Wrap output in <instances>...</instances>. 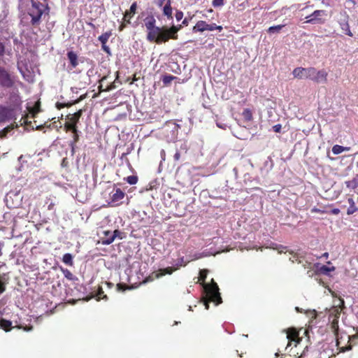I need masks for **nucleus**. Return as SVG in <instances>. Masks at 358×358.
I'll list each match as a JSON object with an SVG mask.
<instances>
[{
  "label": "nucleus",
  "mask_w": 358,
  "mask_h": 358,
  "mask_svg": "<svg viewBox=\"0 0 358 358\" xmlns=\"http://www.w3.org/2000/svg\"><path fill=\"white\" fill-rule=\"evenodd\" d=\"M127 24V22H124V20H123V22L121 23V24L119 27V31H123V29L126 27Z\"/></svg>",
  "instance_id": "obj_49"
},
{
  "label": "nucleus",
  "mask_w": 358,
  "mask_h": 358,
  "mask_svg": "<svg viewBox=\"0 0 358 358\" xmlns=\"http://www.w3.org/2000/svg\"><path fill=\"white\" fill-rule=\"evenodd\" d=\"M177 268H174L173 267H166L162 270V275L165 274H172L173 271H175Z\"/></svg>",
  "instance_id": "obj_35"
},
{
  "label": "nucleus",
  "mask_w": 358,
  "mask_h": 358,
  "mask_svg": "<svg viewBox=\"0 0 358 358\" xmlns=\"http://www.w3.org/2000/svg\"><path fill=\"white\" fill-rule=\"evenodd\" d=\"M285 26V24H279V25L271 27L268 29V33H269V34L278 33L280 31V30Z\"/></svg>",
  "instance_id": "obj_32"
},
{
  "label": "nucleus",
  "mask_w": 358,
  "mask_h": 358,
  "mask_svg": "<svg viewBox=\"0 0 358 358\" xmlns=\"http://www.w3.org/2000/svg\"><path fill=\"white\" fill-rule=\"evenodd\" d=\"M88 24H89L90 27H93V28H94V27H95L94 24H92V23H91V22L88 23Z\"/></svg>",
  "instance_id": "obj_61"
},
{
  "label": "nucleus",
  "mask_w": 358,
  "mask_h": 358,
  "mask_svg": "<svg viewBox=\"0 0 358 358\" xmlns=\"http://www.w3.org/2000/svg\"><path fill=\"white\" fill-rule=\"evenodd\" d=\"M295 310H296L298 313H302V310H301L300 308H299V307H296V308H295Z\"/></svg>",
  "instance_id": "obj_58"
},
{
  "label": "nucleus",
  "mask_w": 358,
  "mask_h": 358,
  "mask_svg": "<svg viewBox=\"0 0 358 358\" xmlns=\"http://www.w3.org/2000/svg\"><path fill=\"white\" fill-rule=\"evenodd\" d=\"M186 265H187V262H185L184 257H182L179 258L177 261V263H176L177 268H180V266H185Z\"/></svg>",
  "instance_id": "obj_36"
},
{
  "label": "nucleus",
  "mask_w": 358,
  "mask_h": 358,
  "mask_svg": "<svg viewBox=\"0 0 358 358\" xmlns=\"http://www.w3.org/2000/svg\"><path fill=\"white\" fill-rule=\"evenodd\" d=\"M348 201L350 204V206L347 210V214L348 215H350L357 212L358 210V208H357L355 201L352 196L348 199Z\"/></svg>",
  "instance_id": "obj_21"
},
{
  "label": "nucleus",
  "mask_w": 358,
  "mask_h": 358,
  "mask_svg": "<svg viewBox=\"0 0 358 358\" xmlns=\"http://www.w3.org/2000/svg\"><path fill=\"white\" fill-rule=\"evenodd\" d=\"M103 236L101 238V243L103 241L107 239V238H109L110 236H113L112 231H110L109 230L103 231Z\"/></svg>",
  "instance_id": "obj_38"
},
{
  "label": "nucleus",
  "mask_w": 358,
  "mask_h": 358,
  "mask_svg": "<svg viewBox=\"0 0 358 358\" xmlns=\"http://www.w3.org/2000/svg\"><path fill=\"white\" fill-rule=\"evenodd\" d=\"M321 257H324V258L327 259L329 257V253L328 252H324V254H322Z\"/></svg>",
  "instance_id": "obj_55"
},
{
  "label": "nucleus",
  "mask_w": 358,
  "mask_h": 358,
  "mask_svg": "<svg viewBox=\"0 0 358 358\" xmlns=\"http://www.w3.org/2000/svg\"><path fill=\"white\" fill-rule=\"evenodd\" d=\"M331 329L333 331L336 338V346L341 352H345L352 350V345L350 344L351 337L345 335V338L341 336H338V319L333 318L331 322Z\"/></svg>",
  "instance_id": "obj_5"
},
{
  "label": "nucleus",
  "mask_w": 358,
  "mask_h": 358,
  "mask_svg": "<svg viewBox=\"0 0 358 358\" xmlns=\"http://www.w3.org/2000/svg\"><path fill=\"white\" fill-rule=\"evenodd\" d=\"M24 329L25 331H30V330H31V329H32V327H28V328H24Z\"/></svg>",
  "instance_id": "obj_60"
},
{
  "label": "nucleus",
  "mask_w": 358,
  "mask_h": 358,
  "mask_svg": "<svg viewBox=\"0 0 358 358\" xmlns=\"http://www.w3.org/2000/svg\"><path fill=\"white\" fill-rule=\"evenodd\" d=\"M137 80H138V78H136V75H134L133 77V79H132V83L134 81H136Z\"/></svg>",
  "instance_id": "obj_59"
},
{
  "label": "nucleus",
  "mask_w": 358,
  "mask_h": 358,
  "mask_svg": "<svg viewBox=\"0 0 358 358\" xmlns=\"http://www.w3.org/2000/svg\"><path fill=\"white\" fill-rule=\"evenodd\" d=\"M44 127L43 125L41 124V125H36V130H41Z\"/></svg>",
  "instance_id": "obj_54"
},
{
  "label": "nucleus",
  "mask_w": 358,
  "mask_h": 358,
  "mask_svg": "<svg viewBox=\"0 0 358 358\" xmlns=\"http://www.w3.org/2000/svg\"><path fill=\"white\" fill-rule=\"evenodd\" d=\"M62 262L67 266H73V256L70 253H66L63 255Z\"/></svg>",
  "instance_id": "obj_24"
},
{
  "label": "nucleus",
  "mask_w": 358,
  "mask_h": 358,
  "mask_svg": "<svg viewBox=\"0 0 358 358\" xmlns=\"http://www.w3.org/2000/svg\"><path fill=\"white\" fill-rule=\"evenodd\" d=\"M177 78L173 75H164L162 76V80L164 85H169L171 83Z\"/></svg>",
  "instance_id": "obj_29"
},
{
  "label": "nucleus",
  "mask_w": 358,
  "mask_h": 358,
  "mask_svg": "<svg viewBox=\"0 0 358 358\" xmlns=\"http://www.w3.org/2000/svg\"><path fill=\"white\" fill-rule=\"evenodd\" d=\"M285 331H286L287 338L288 339L287 346L291 345L292 343H294V346H296L302 341L296 329L291 327L285 330Z\"/></svg>",
  "instance_id": "obj_7"
},
{
  "label": "nucleus",
  "mask_w": 358,
  "mask_h": 358,
  "mask_svg": "<svg viewBox=\"0 0 358 358\" xmlns=\"http://www.w3.org/2000/svg\"><path fill=\"white\" fill-rule=\"evenodd\" d=\"M208 12H209V13L213 12V9H209V10H208Z\"/></svg>",
  "instance_id": "obj_63"
},
{
  "label": "nucleus",
  "mask_w": 358,
  "mask_h": 358,
  "mask_svg": "<svg viewBox=\"0 0 358 358\" xmlns=\"http://www.w3.org/2000/svg\"><path fill=\"white\" fill-rule=\"evenodd\" d=\"M345 308V301L343 299H339V304L336 306L333 307L330 310L329 320L331 317L338 319L342 310Z\"/></svg>",
  "instance_id": "obj_13"
},
{
  "label": "nucleus",
  "mask_w": 358,
  "mask_h": 358,
  "mask_svg": "<svg viewBox=\"0 0 358 358\" xmlns=\"http://www.w3.org/2000/svg\"><path fill=\"white\" fill-rule=\"evenodd\" d=\"M2 247H3V243H0V256L2 255Z\"/></svg>",
  "instance_id": "obj_57"
},
{
  "label": "nucleus",
  "mask_w": 358,
  "mask_h": 358,
  "mask_svg": "<svg viewBox=\"0 0 358 358\" xmlns=\"http://www.w3.org/2000/svg\"><path fill=\"white\" fill-rule=\"evenodd\" d=\"M282 126L280 124H275L273 127V130L275 133H280L281 131Z\"/></svg>",
  "instance_id": "obj_45"
},
{
  "label": "nucleus",
  "mask_w": 358,
  "mask_h": 358,
  "mask_svg": "<svg viewBox=\"0 0 358 358\" xmlns=\"http://www.w3.org/2000/svg\"><path fill=\"white\" fill-rule=\"evenodd\" d=\"M15 116V111L8 106L0 105V123L12 120Z\"/></svg>",
  "instance_id": "obj_9"
},
{
  "label": "nucleus",
  "mask_w": 358,
  "mask_h": 358,
  "mask_svg": "<svg viewBox=\"0 0 358 358\" xmlns=\"http://www.w3.org/2000/svg\"><path fill=\"white\" fill-rule=\"evenodd\" d=\"M17 83L22 84L20 81L17 80V76L4 66H0V87L13 89L16 87Z\"/></svg>",
  "instance_id": "obj_6"
},
{
  "label": "nucleus",
  "mask_w": 358,
  "mask_h": 358,
  "mask_svg": "<svg viewBox=\"0 0 358 358\" xmlns=\"http://www.w3.org/2000/svg\"><path fill=\"white\" fill-rule=\"evenodd\" d=\"M311 212L312 213H326L325 210L319 209V208H315V207L311 209Z\"/></svg>",
  "instance_id": "obj_47"
},
{
  "label": "nucleus",
  "mask_w": 358,
  "mask_h": 358,
  "mask_svg": "<svg viewBox=\"0 0 358 358\" xmlns=\"http://www.w3.org/2000/svg\"><path fill=\"white\" fill-rule=\"evenodd\" d=\"M6 47L3 43L0 41V57H3L5 54Z\"/></svg>",
  "instance_id": "obj_43"
},
{
  "label": "nucleus",
  "mask_w": 358,
  "mask_h": 358,
  "mask_svg": "<svg viewBox=\"0 0 358 358\" xmlns=\"http://www.w3.org/2000/svg\"><path fill=\"white\" fill-rule=\"evenodd\" d=\"M182 24L183 25H185V26H187V25H188V21H187V19H185V20L182 21Z\"/></svg>",
  "instance_id": "obj_56"
},
{
  "label": "nucleus",
  "mask_w": 358,
  "mask_h": 358,
  "mask_svg": "<svg viewBox=\"0 0 358 358\" xmlns=\"http://www.w3.org/2000/svg\"><path fill=\"white\" fill-rule=\"evenodd\" d=\"M97 296L99 299L107 298L106 295L104 294V292L101 287H99L98 288Z\"/></svg>",
  "instance_id": "obj_37"
},
{
  "label": "nucleus",
  "mask_w": 358,
  "mask_h": 358,
  "mask_svg": "<svg viewBox=\"0 0 358 358\" xmlns=\"http://www.w3.org/2000/svg\"><path fill=\"white\" fill-rule=\"evenodd\" d=\"M115 87V86L113 84L110 85L105 90L102 89L101 85L99 86V92H103V91L108 92V91H110V90L114 89Z\"/></svg>",
  "instance_id": "obj_42"
},
{
  "label": "nucleus",
  "mask_w": 358,
  "mask_h": 358,
  "mask_svg": "<svg viewBox=\"0 0 358 358\" xmlns=\"http://www.w3.org/2000/svg\"><path fill=\"white\" fill-rule=\"evenodd\" d=\"M62 271L66 278L70 280H78V278L73 275V273L67 268L62 269Z\"/></svg>",
  "instance_id": "obj_31"
},
{
  "label": "nucleus",
  "mask_w": 358,
  "mask_h": 358,
  "mask_svg": "<svg viewBox=\"0 0 358 358\" xmlns=\"http://www.w3.org/2000/svg\"><path fill=\"white\" fill-rule=\"evenodd\" d=\"M112 234L113 236L102 241L103 245L111 244L116 238H118L119 239H122L124 238V233L118 229H115L114 231H113Z\"/></svg>",
  "instance_id": "obj_15"
},
{
  "label": "nucleus",
  "mask_w": 358,
  "mask_h": 358,
  "mask_svg": "<svg viewBox=\"0 0 358 358\" xmlns=\"http://www.w3.org/2000/svg\"><path fill=\"white\" fill-rule=\"evenodd\" d=\"M172 11L171 1L167 0V3H166L163 7V14L166 16L168 19H172Z\"/></svg>",
  "instance_id": "obj_19"
},
{
  "label": "nucleus",
  "mask_w": 358,
  "mask_h": 358,
  "mask_svg": "<svg viewBox=\"0 0 358 358\" xmlns=\"http://www.w3.org/2000/svg\"><path fill=\"white\" fill-rule=\"evenodd\" d=\"M83 110L80 109L75 113H73L72 115L70 114V115H67L66 120H70L71 122H72V123H75L76 124H78V123L79 122L80 118L83 115Z\"/></svg>",
  "instance_id": "obj_18"
},
{
  "label": "nucleus",
  "mask_w": 358,
  "mask_h": 358,
  "mask_svg": "<svg viewBox=\"0 0 358 358\" xmlns=\"http://www.w3.org/2000/svg\"><path fill=\"white\" fill-rule=\"evenodd\" d=\"M204 31H213V23L208 24L206 21L199 20L192 28L194 33L203 32Z\"/></svg>",
  "instance_id": "obj_11"
},
{
  "label": "nucleus",
  "mask_w": 358,
  "mask_h": 358,
  "mask_svg": "<svg viewBox=\"0 0 358 358\" xmlns=\"http://www.w3.org/2000/svg\"><path fill=\"white\" fill-rule=\"evenodd\" d=\"M126 181L130 185H135L137 183L138 178L136 176H129L125 178Z\"/></svg>",
  "instance_id": "obj_34"
},
{
  "label": "nucleus",
  "mask_w": 358,
  "mask_h": 358,
  "mask_svg": "<svg viewBox=\"0 0 358 358\" xmlns=\"http://www.w3.org/2000/svg\"><path fill=\"white\" fill-rule=\"evenodd\" d=\"M341 29L345 31V34L349 36H352L353 34L352 31H350L349 24L346 22L345 23L341 24Z\"/></svg>",
  "instance_id": "obj_33"
},
{
  "label": "nucleus",
  "mask_w": 358,
  "mask_h": 358,
  "mask_svg": "<svg viewBox=\"0 0 358 358\" xmlns=\"http://www.w3.org/2000/svg\"><path fill=\"white\" fill-rule=\"evenodd\" d=\"M208 273V270L207 269L200 270L198 280V282H199L203 288L205 295L203 296L202 300L206 310L209 308L210 302H213L216 306L222 303L218 285L214 280L212 279L210 284L205 282Z\"/></svg>",
  "instance_id": "obj_3"
},
{
  "label": "nucleus",
  "mask_w": 358,
  "mask_h": 358,
  "mask_svg": "<svg viewBox=\"0 0 358 358\" xmlns=\"http://www.w3.org/2000/svg\"><path fill=\"white\" fill-rule=\"evenodd\" d=\"M183 17V13L180 10H178L176 13V18L178 21H180Z\"/></svg>",
  "instance_id": "obj_44"
},
{
  "label": "nucleus",
  "mask_w": 358,
  "mask_h": 358,
  "mask_svg": "<svg viewBox=\"0 0 358 358\" xmlns=\"http://www.w3.org/2000/svg\"><path fill=\"white\" fill-rule=\"evenodd\" d=\"M48 1V0H43V2H44L43 3H48V1Z\"/></svg>",
  "instance_id": "obj_64"
},
{
  "label": "nucleus",
  "mask_w": 358,
  "mask_h": 358,
  "mask_svg": "<svg viewBox=\"0 0 358 358\" xmlns=\"http://www.w3.org/2000/svg\"><path fill=\"white\" fill-rule=\"evenodd\" d=\"M112 36V30H109L102 34L98 37V40L101 43V49L108 55H111L110 48L106 45L108 39Z\"/></svg>",
  "instance_id": "obj_10"
},
{
  "label": "nucleus",
  "mask_w": 358,
  "mask_h": 358,
  "mask_svg": "<svg viewBox=\"0 0 358 358\" xmlns=\"http://www.w3.org/2000/svg\"><path fill=\"white\" fill-rule=\"evenodd\" d=\"M136 8H137V3L135 1L131 5L129 10H127L124 13V17H123V20H124V22H127V24L131 23L130 20L133 17V16L136 13Z\"/></svg>",
  "instance_id": "obj_14"
},
{
  "label": "nucleus",
  "mask_w": 358,
  "mask_h": 358,
  "mask_svg": "<svg viewBox=\"0 0 358 358\" xmlns=\"http://www.w3.org/2000/svg\"><path fill=\"white\" fill-rule=\"evenodd\" d=\"M324 15H325V10H316L310 15H309L306 17L308 20H307L306 22L313 24L316 22H317L319 23H322L324 21L322 20V19L320 17H321Z\"/></svg>",
  "instance_id": "obj_12"
},
{
  "label": "nucleus",
  "mask_w": 358,
  "mask_h": 358,
  "mask_svg": "<svg viewBox=\"0 0 358 358\" xmlns=\"http://www.w3.org/2000/svg\"><path fill=\"white\" fill-rule=\"evenodd\" d=\"M29 112L30 114H31L32 117H35L36 115L40 112V102H36L33 107L29 108Z\"/></svg>",
  "instance_id": "obj_27"
},
{
  "label": "nucleus",
  "mask_w": 358,
  "mask_h": 358,
  "mask_svg": "<svg viewBox=\"0 0 358 358\" xmlns=\"http://www.w3.org/2000/svg\"><path fill=\"white\" fill-rule=\"evenodd\" d=\"M292 74L298 79H309L316 83H327L328 73L324 69L317 70L314 67H296Z\"/></svg>",
  "instance_id": "obj_4"
},
{
  "label": "nucleus",
  "mask_w": 358,
  "mask_h": 358,
  "mask_svg": "<svg viewBox=\"0 0 358 358\" xmlns=\"http://www.w3.org/2000/svg\"><path fill=\"white\" fill-rule=\"evenodd\" d=\"M143 21L148 31L146 38L148 41L162 44L169 39H178V31L180 29L181 25L179 27L173 25L169 28L157 27L156 20L152 15L147 16Z\"/></svg>",
  "instance_id": "obj_1"
},
{
  "label": "nucleus",
  "mask_w": 358,
  "mask_h": 358,
  "mask_svg": "<svg viewBox=\"0 0 358 358\" xmlns=\"http://www.w3.org/2000/svg\"><path fill=\"white\" fill-rule=\"evenodd\" d=\"M73 133V139L69 143V145L71 148V152L72 155H74L76 152V150L77 148V143L79 141L80 131L76 130V131L72 132Z\"/></svg>",
  "instance_id": "obj_16"
},
{
  "label": "nucleus",
  "mask_w": 358,
  "mask_h": 358,
  "mask_svg": "<svg viewBox=\"0 0 358 358\" xmlns=\"http://www.w3.org/2000/svg\"><path fill=\"white\" fill-rule=\"evenodd\" d=\"M308 351L307 348L303 350V352L301 354V355L299 357V358H305L306 355V352Z\"/></svg>",
  "instance_id": "obj_52"
},
{
  "label": "nucleus",
  "mask_w": 358,
  "mask_h": 358,
  "mask_svg": "<svg viewBox=\"0 0 358 358\" xmlns=\"http://www.w3.org/2000/svg\"><path fill=\"white\" fill-rule=\"evenodd\" d=\"M223 28L220 25H217L215 23H213V30H218L219 31H222Z\"/></svg>",
  "instance_id": "obj_46"
},
{
  "label": "nucleus",
  "mask_w": 358,
  "mask_h": 358,
  "mask_svg": "<svg viewBox=\"0 0 358 358\" xmlns=\"http://www.w3.org/2000/svg\"><path fill=\"white\" fill-rule=\"evenodd\" d=\"M0 327L5 331H10L13 329L12 322L10 320L1 318Z\"/></svg>",
  "instance_id": "obj_22"
},
{
  "label": "nucleus",
  "mask_w": 358,
  "mask_h": 358,
  "mask_svg": "<svg viewBox=\"0 0 358 358\" xmlns=\"http://www.w3.org/2000/svg\"><path fill=\"white\" fill-rule=\"evenodd\" d=\"M64 129L66 132H73L78 130V129L77 124H76L75 123H72V122H71L70 120H67L64 124Z\"/></svg>",
  "instance_id": "obj_23"
},
{
  "label": "nucleus",
  "mask_w": 358,
  "mask_h": 358,
  "mask_svg": "<svg viewBox=\"0 0 358 358\" xmlns=\"http://www.w3.org/2000/svg\"><path fill=\"white\" fill-rule=\"evenodd\" d=\"M180 152H176L175 153V155H174V159H175V160H176V161H178V160H179V159H180Z\"/></svg>",
  "instance_id": "obj_53"
},
{
  "label": "nucleus",
  "mask_w": 358,
  "mask_h": 358,
  "mask_svg": "<svg viewBox=\"0 0 358 358\" xmlns=\"http://www.w3.org/2000/svg\"><path fill=\"white\" fill-rule=\"evenodd\" d=\"M8 107L11 108L14 111L20 108L22 104L21 97L18 93V91L12 92L8 96Z\"/></svg>",
  "instance_id": "obj_8"
},
{
  "label": "nucleus",
  "mask_w": 358,
  "mask_h": 358,
  "mask_svg": "<svg viewBox=\"0 0 358 358\" xmlns=\"http://www.w3.org/2000/svg\"><path fill=\"white\" fill-rule=\"evenodd\" d=\"M67 57L69 60L71 69L76 68L78 65V55L73 51L67 52Z\"/></svg>",
  "instance_id": "obj_17"
},
{
  "label": "nucleus",
  "mask_w": 358,
  "mask_h": 358,
  "mask_svg": "<svg viewBox=\"0 0 358 358\" xmlns=\"http://www.w3.org/2000/svg\"><path fill=\"white\" fill-rule=\"evenodd\" d=\"M30 6L22 14L21 23L24 26L37 28L41 24L43 17L50 15L51 8L48 3H43L37 0H30Z\"/></svg>",
  "instance_id": "obj_2"
},
{
  "label": "nucleus",
  "mask_w": 358,
  "mask_h": 358,
  "mask_svg": "<svg viewBox=\"0 0 358 358\" xmlns=\"http://www.w3.org/2000/svg\"><path fill=\"white\" fill-rule=\"evenodd\" d=\"M224 4V0H213L212 5L214 7L222 6Z\"/></svg>",
  "instance_id": "obj_39"
},
{
  "label": "nucleus",
  "mask_w": 358,
  "mask_h": 358,
  "mask_svg": "<svg viewBox=\"0 0 358 358\" xmlns=\"http://www.w3.org/2000/svg\"><path fill=\"white\" fill-rule=\"evenodd\" d=\"M349 150H350V148L343 147V146H341L339 145H335L332 148V152L334 155H338V154L343 152V151H345V150L348 151Z\"/></svg>",
  "instance_id": "obj_28"
},
{
  "label": "nucleus",
  "mask_w": 358,
  "mask_h": 358,
  "mask_svg": "<svg viewBox=\"0 0 358 358\" xmlns=\"http://www.w3.org/2000/svg\"><path fill=\"white\" fill-rule=\"evenodd\" d=\"M106 76H104V77H103V78H101V81H103V80H106Z\"/></svg>",
  "instance_id": "obj_62"
},
{
  "label": "nucleus",
  "mask_w": 358,
  "mask_h": 358,
  "mask_svg": "<svg viewBox=\"0 0 358 358\" xmlns=\"http://www.w3.org/2000/svg\"><path fill=\"white\" fill-rule=\"evenodd\" d=\"M330 213H331L333 215H338L340 213V210L338 208H333L330 211Z\"/></svg>",
  "instance_id": "obj_51"
},
{
  "label": "nucleus",
  "mask_w": 358,
  "mask_h": 358,
  "mask_svg": "<svg viewBox=\"0 0 358 358\" xmlns=\"http://www.w3.org/2000/svg\"><path fill=\"white\" fill-rule=\"evenodd\" d=\"M14 129V127L13 124L9 125L2 130L0 131V138H4L7 136L8 134L10 133L13 129Z\"/></svg>",
  "instance_id": "obj_30"
},
{
  "label": "nucleus",
  "mask_w": 358,
  "mask_h": 358,
  "mask_svg": "<svg viewBox=\"0 0 358 358\" xmlns=\"http://www.w3.org/2000/svg\"><path fill=\"white\" fill-rule=\"evenodd\" d=\"M56 106H57V108L58 109H61V108H64L65 106L68 107L69 105V104L61 103H57Z\"/></svg>",
  "instance_id": "obj_50"
},
{
  "label": "nucleus",
  "mask_w": 358,
  "mask_h": 358,
  "mask_svg": "<svg viewBox=\"0 0 358 358\" xmlns=\"http://www.w3.org/2000/svg\"><path fill=\"white\" fill-rule=\"evenodd\" d=\"M117 289L119 291H125L126 289H129V287L125 284L118 283L117 285Z\"/></svg>",
  "instance_id": "obj_41"
},
{
  "label": "nucleus",
  "mask_w": 358,
  "mask_h": 358,
  "mask_svg": "<svg viewBox=\"0 0 358 358\" xmlns=\"http://www.w3.org/2000/svg\"><path fill=\"white\" fill-rule=\"evenodd\" d=\"M347 187L355 189L358 187V175L356 176L352 180L345 182Z\"/></svg>",
  "instance_id": "obj_25"
},
{
  "label": "nucleus",
  "mask_w": 358,
  "mask_h": 358,
  "mask_svg": "<svg viewBox=\"0 0 358 358\" xmlns=\"http://www.w3.org/2000/svg\"><path fill=\"white\" fill-rule=\"evenodd\" d=\"M125 196L124 192L120 188L115 189V192L112 195L111 200L113 202H118L122 200Z\"/></svg>",
  "instance_id": "obj_20"
},
{
  "label": "nucleus",
  "mask_w": 358,
  "mask_h": 358,
  "mask_svg": "<svg viewBox=\"0 0 358 358\" xmlns=\"http://www.w3.org/2000/svg\"><path fill=\"white\" fill-rule=\"evenodd\" d=\"M321 271H322L323 273H327L329 271H334L335 270V267L334 266H332L331 268H329L325 265L322 266L321 267Z\"/></svg>",
  "instance_id": "obj_40"
},
{
  "label": "nucleus",
  "mask_w": 358,
  "mask_h": 358,
  "mask_svg": "<svg viewBox=\"0 0 358 358\" xmlns=\"http://www.w3.org/2000/svg\"><path fill=\"white\" fill-rule=\"evenodd\" d=\"M242 115L246 122H250L253 119L252 112L250 108H245L242 113Z\"/></svg>",
  "instance_id": "obj_26"
},
{
  "label": "nucleus",
  "mask_w": 358,
  "mask_h": 358,
  "mask_svg": "<svg viewBox=\"0 0 358 358\" xmlns=\"http://www.w3.org/2000/svg\"><path fill=\"white\" fill-rule=\"evenodd\" d=\"M155 3L159 7H162L164 3H167V0H156Z\"/></svg>",
  "instance_id": "obj_48"
}]
</instances>
